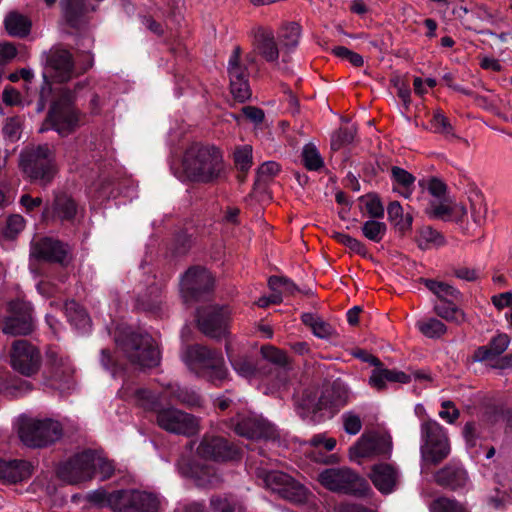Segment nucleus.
<instances>
[{"label": "nucleus", "instance_id": "f257e3e1", "mask_svg": "<svg viewBox=\"0 0 512 512\" xmlns=\"http://www.w3.org/2000/svg\"><path fill=\"white\" fill-rule=\"evenodd\" d=\"M351 399L348 386L341 380H335L324 390L316 385L303 389L295 398L297 414L308 423H320L330 418L336 410Z\"/></svg>", "mask_w": 512, "mask_h": 512}, {"label": "nucleus", "instance_id": "f03ea898", "mask_svg": "<svg viewBox=\"0 0 512 512\" xmlns=\"http://www.w3.org/2000/svg\"><path fill=\"white\" fill-rule=\"evenodd\" d=\"M183 169L194 182L215 183L226 177L222 152L215 146L191 145L184 154Z\"/></svg>", "mask_w": 512, "mask_h": 512}, {"label": "nucleus", "instance_id": "7ed1b4c3", "mask_svg": "<svg viewBox=\"0 0 512 512\" xmlns=\"http://www.w3.org/2000/svg\"><path fill=\"white\" fill-rule=\"evenodd\" d=\"M55 158L54 146L48 143L30 144L19 154V167L32 182L45 187L57 173Z\"/></svg>", "mask_w": 512, "mask_h": 512}, {"label": "nucleus", "instance_id": "20e7f679", "mask_svg": "<svg viewBox=\"0 0 512 512\" xmlns=\"http://www.w3.org/2000/svg\"><path fill=\"white\" fill-rule=\"evenodd\" d=\"M83 86V83H77L74 91L67 88L60 89L57 99L51 103L40 132L52 129L61 137L75 132L80 121V111L74 105L75 91Z\"/></svg>", "mask_w": 512, "mask_h": 512}, {"label": "nucleus", "instance_id": "39448f33", "mask_svg": "<svg viewBox=\"0 0 512 512\" xmlns=\"http://www.w3.org/2000/svg\"><path fill=\"white\" fill-rule=\"evenodd\" d=\"M318 481L324 488L336 493L358 497L368 496L372 493L367 481L348 467L324 469L319 473Z\"/></svg>", "mask_w": 512, "mask_h": 512}, {"label": "nucleus", "instance_id": "423d86ee", "mask_svg": "<svg viewBox=\"0 0 512 512\" xmlns=\"http://www.w3.org/2000/svg\"><path fill=\"white\" fill-rule=\"evenodd\" d=\"M420 453L424 464H437L450 453L446 430L435 420L421 424Z\"/></svg>", "mask_w": 512, "mask_h": 512}, {"label": "nucleus", "instance_id": "0eeeda50", "mask_svg": "<svg viewBox=\"0 0 512 512\" xmlns=\"http://www.w3.org/2000/svg\"><path fill=\"white\" fill-rule=\"evenodd\" d=\"M18 435L25 446L43 448L62 437V426L52 419H27L21 423Z\"/></svg>", "mask_w": 512, "mask_h": 512}, {"label": "nucleus", "instance_id": "6e6552de", "mask_svg": "<svg viewBox=\"0 0 512 512\" xmlns=\"http://www.w3.org/2000/svg\"><path fill=\"white\" fill-rule=\"evenodd\" d=\"M255 473L267 489L279 494L282 498L296 504L307 501L309 495L307 488L286 473L268 471L264 468H256Z\"/></svg>", "mask_w": 512, "mask_h": 512}, {"label": "nucleus", "instance_id": "1a4fd4ad", "mask_svg": "<svg viewBox=\"0 0 512 512\" xmlns=\"http://www.w3.org/2000/svg\"><path fill=\"white\" fill-rule=\"evenodd\" d=\"M231 311L227 306L209 305L196 311L198 329L214 339L226 338Z\"/></svg>", "mask_w": 512, "mask_h": 512}, {"label": "nucleus", "instance_id": "9d476101", "mask_svg": "<svg viewBox=\"0 0 512 512\" xmlns=\"http://www.w3.org/2000/svg\"><path fill=\"white\" fill-rule=\"evenodd\" d=\"M392 452V438L386 432L371 431L361 435L350 447V460L360 462L363 458L389 457Z\"/></svg>", "mask_w": 512, "mask_h": 512}, {"label": "nucleus", "instance_id": "9b49d317", "mask_svg": "<svg viewBox=\"0 0 512 512\" xmlns=\"http://www.w3.org/2000/svg\"><path fill=\"white\" fill-rule=\"evenodd\" d=\"M214 286L211 273L203 267H190L181 278L180 292L185 303L196 302L208 295Z\"/></svg>", "mask_w": 512, "mask_h": 512}, {"label": "nucleus", "instance_id": "f8f14e48", "mask_svg": "<svg viewBox=\"0 0 512 512\" xmlns=\"http://www.w3.org/2000/svg\"><path fill=\"white\" fill-rule=\"evenodd\" d=\"M30 258L39 262L66 266L71 258V249L67 243L58 239L41 237L31 242Z\"/></svg>", "mask_w": 512, "mask_h": 512}, {"label": "nucleus", "instance_id": "ddd939ff", "mask_svg": "<svg viewBox=\"0 0 512 512\" xmlns=\"http://www.w3.org/2000/svg\"><path fill=\"white\" fill-rule=\"evenodd\" d=\"M8 315L0 319V327L4 334L27 335L33 331L31 305L22 300H14L8 304Z\"/></svg>", "mask_w": 512, "mask_h": 512}, {"label": "nucleus", "instance_id": "4468645a", "mask_svg": "<svg viewBox=\"0 0 512 512\" xmlns=\"http://www.w3.org/2000/svg\"><path fill=\"white\" fill-rule=\"evenodd\" d=\"M182 361L191 372L209 381H220L226 376L224 360L219 354H182Z\"/></svg>", "mask_w": 512, "mask_h": 512}, {"label": "nucleus", "instance_id": "2eb2a0df", "mask_svg": "<svg viewBox=\"0 0 512 512\" xmlns=\"http://www.w3.org/2000/svg\"><path fill=\"white\" fill-rule=\"evenodd\" d=\"M242 49L235 46L228 61L227 72L230 80V92L234 99L243 103L250 99L252 92L249 85V71L241 63Z\"/></svg>", "mask_w": 512, "mask_h": 512}, {"label": "nucleus", "instance_id": "dca6fc26", "mask_svg": "<svg viewBox=\"0 0 512 512\" xmlns=\"http://www.w3.org/2000/svg\"><path fill=\"white\" fill-rule=\"evenodd\" d=\"M71 52L61 46L52 47L46 54V73L53 81L68 82L75 75Z\"/></svg>", "mask_w": 512, "mask_h": 512}, {"label": "nucleus", "instance_id": "f3484780", "mask_svg": "<svg viewBox=\"0 0 512 512\" xmlns=\"http://www.w3.org/2000/svg\"><path fill=\"white\" fill-rule=\"evenodd\" d=\"M157 423L170 433L185 436L194 435L199 428L198 420L194 416L175 408L159 410Z\"/></svg>", "mask_w": 512, "mask_h": 512}, {"label": "nucleus", "instance_id": "a211bd4d", "mask_svg": "<svg viewBox=\"0 0 512 512\" xmlns=\"http://www.w3.org/2000/svg\"><path fill=\"white\" fill-rule=\"evenodd\" d=\"M92 462L93 451H84L76 454L58 467V476L70 484L91 479L95 475V469L91 466Z\"/></svg>", "mask_w": 512, "mask_h": 512}, {"label": "nucleus", "instance_id": "6ab92c4d", "mask_svg": "<svg viewBox=\"0 0 512 512\" xmlns=\"http://www.w3.org/2000/svg\"><path fill=\"white\" fill-rule=\"evenodd\" d=\"M159 499L147 492L138 490L119 491L116 512H156Z\"/></svg>", "mask_w": 512, "mask_h": 512}, {"label": "nucleus", "instance_id": "aec40b11", "mask_svg": "<svg viewBox=\"0 0 512 512\" xmlns=\"http://www.w3.org/2000/svg\"><path fill=\"white\" fill-rule=\"evenodd\" d=\"M234 430L239 436L248 439H269L275 434V429L269 422L252 413L239 415L234 420Z\"/></svg>", "mask_w": 512, "mask_h": 512}, {"label": "nucleus", "instance_id": "412c9836", "mask_svg": "<svg viewBox=\"0 0 512 512\" xmlns=\"http://www.w3.org/2000/svg\"><path fill=\"white\" fill-rule=\"evenodd\" d=\"M196 452L200 459L215 462L234 460L239 455L238 449L220 437H205L199 443Z\"/></svg>", "mask_w": 512, "mask_h": 512}, {"label": "nucleus", "instance_id": "4be33fe9", "mask_svg": "<svg viewBox=\"0 0 512 512\" xmlns=\"http://www.w3.org/2000/svg\"><path fill=\"white\" fill-rule=\"evenodd\" d=\"M230 362L234 370L241 376L250 377L256 373H262V365L271 363L275 366L285 367L288 362V354H261V367L255 365L248 357L240 354H232Z\"/></svg>", "mask_w": 512, "mask_h": 512}, {"label": "nucleus", "instance_id": "5701e85b", "mask_svg": "<svg viewBox=\"0 0 512 512\" xmlns=\"http://www.w3.org/2000/svg\"><path fill=\"white\" fill-rule=\"evenodd\" d=\"M115 341L125 352H155L161 349L159 342L148 333L122 330L115 335Z\"/></svg>", "mask_w": 512, "mask_h": 512}, {"label": "nucleus", "instance_id": "b1692460", "mask_svg": "<svg viewBox=\"0 0 512 512\" xmlns=\"http://www.w3.org/2000/svg\"><path fill=\"white\" fill-rule=\"evenodd\" d=\"M254 50L268 63H278L280 51L271 29L257 27L252 30Z\"/></svg>", "mask_w": 512, "mask_h": 512}, {"label": "nucleus", "instance_id": "393cba45", "mask_svg": "<svg viewBox=\"0 0 512 512\" xmlns=\"http://www.w3.org/2000/svg\"><path fill=\"white\" fill-rule=\"evenodd\" d=\"M369 478L380 493L387 495L395 491L400 473L392 464L379 463L372 467Z\"/></svg>", "mask_w": 512, "mask_h": 512}, {"label": "nucleus", "instance_id": "a878e982", "mask_svg": "<svg viewBox=\"0 0 512 512\" xmlns=\"http://www.w3.org/2000/svg\"><path fill=\"white\" fill-rule=\"evenodd\" d=\"M63 18L66 23L76 30L86 23V15L94 10L85 0H60Z\"/></svg>", "mask_w": 512, "mask_h": 512}, {"label": "nucleus", "instance_id": "bb28decb", "mask_svg": "<svg viewBox=\"0 0 512 512\" xmlns=\"http://www.w3.org/2000/svg\"><path fill=\"white\" fill-rule=\"evenodd\" d=\"M177 469L182 477L193 479L198 486L212 485L217 481L214 468L209 465L181 460L177 463Z\"/></svg>", "mask_w": 512, "mask_h": 512}, {"label": "nucleus", "instance_id": "cd10ccee", "mask_svg": "<svg viewBox=\"0 0 512 512\" xmlns=\"http://www.w3.org/2000/svg\"><path fill=\"white\" fill-rule=\"evenodd\" d=\"M33 466L25 460H2L0 459V480L8 483H16L29 478Z\"/></svg>", "mask_w": 512, "mask_h": 512}, {"label": "nucleus", "instance_id": "c85d7f7f", "mask_svg": "<svg viewBox=\"0 0 512 512\" xmlns=\"http://www.w3.org/2000/svg\"><path fill=\"white\" fill-rule=\"evenodd\" d=\"M77 212V204L67 194L61 193L55 196L53 204L50 208H46L43 212L45 218L52 217L60 221H71Z\"/></svg>", "mask_w": 512, "mask_h": 512}, {"label": "nucleus", "instance_id": "c756f323", "mask_svg": "<svg viewBox=\"0 0 512 512\" xmlns=\"http://www.w3.org/2000/svg\"><path fill=\"white\" fill-rule=\"evenodd\" d=\"M308 444L312 447L310 455L316 462L330 463L334 461V456L328 455L327 452L335 449L337 444L335 438L328 437L325 433H320L314 435L308 441Z\"/></svg>", "mask_w": 512, "mask_h": 512}, {"label": "nucleus", "instance_id": "7c9ffc66", "mask_svg": "<svg viewBox=\"0 0 512 512\" xmlns=\"http://www.w3.org/2000/svg\"><path fill=\"white\" fill-rule=\"evenodd\" d=\"M9 363L17 373L32 376L40 369L42 359L41 354H10Z\"/></svg>", "mask_w": 512, "mask_h": 512}, {"label": "nucleus", "instance_id": "2f4dec72", "mask_svg": "<svg viewBox=\"0 0 512 512\" xmlns=\"http://www.w3.org/2000/svg\"><path fill=\"white\" fill-rule=\"evenodd\" d=\"M434 478L438 484L451 489L463 487L468 481L467 472L461 466H447L438 471Z\"/></svg>", "mask_w": 512, "mask_h": 512}, {"label": "nucleus", "instance_id": "473e14b6", "mask_svg": "<svg viewBox=\"0 0 512 512\" xmlns=\"http://www.w3.org/2000/svg\"><path fill=\"white\" fill-rule=\"evenodd\" d=\"M65 315L68 322L75 329L87 332L91 327V319L86 310L75 300H69L64 305Z\"/></svg>", "mask_w": 512, "mask_h": 512}, {"label": "nucleus", "instance_id": "72a5a7b5", "mask_svg": "<svg viewBox=\"0 0 512 512\" xmlns=\"http://www.w3.org/2000/svg\"><path fill=\"white\" fill-rule=\"evenodd\" d=\"M387 214L388 220L401 236L412 229L413 216L410 213L404 214L400 202H390L387 207Z\"/></svg>", "mask_w": 512, "mask_h": 512}, {"label": "nucleus", "instance_id": "f704fd0d", "mask_svg": "<svg viewBox=\"0 0 512 512\" xmlns=\"http://www.w3.org/2000/svg\"><path fill=\"white\" fill-rule=\"evenodd\" d=\"M391 177L394 182L393 191L398 192L404 198H410L416 178L407 170L398 167H391Z\"/></svg>", "mask_w": 512, "mask_h": 512}, {"label": "nucleus", "instance_id": "c9c22d12", "mask_svg": "<svg viewBox=\"0 0 512 512\" xmlns=\"http://www.w3.org/2000/svg\"><path fill=\"white\" fill-rule=\"evenodd\" d=\"M420 282L443 302L459 300L461 292L454 286L434 279L420 278Z\"/></svg>", "mask_w": 512, "mask_h": 512}, {"label": "nucleus", "instance_id": "e433bc0d", "mask_svg": "<svg viewBox=\"0 0 512 512\" xmlns=\"http://www.w3.org/2000/svg\"><path fill=\"white\" fill-rule=\"evenodd\" d=\"M415 241L421 250L441 247L446 244L445 237L431 226H423L417 231Z\"/></svg>", "mask_w": 512, "mask_h": 512}, {"label": "nucleus", "instance_id": "4c0bfd02", "mask_svg": "<svg viewBox=\"0 0 512 512\" xmlns=\"http://www.w3.org/2000/svg\"><path fill=\"white\" fill-rule=\"evenodd\" d=\"M301 320L318 338L329 339L336 334L332 325L313 313H303Z\"/></svg>", "mask_w": 512, "mask_h": 512}, {"label": "nucleus", "instance_id": "58836bf2", "mask_svg": "<svg viewBox=\"0 0 512 512\" xmlns=\"http://www.w3.org/2000/svg\"><path fill=\"white\" fill-rule=\"evenodd\" d=\"M5 28L11 36L24 38L31 30V21L17 12H10L5 18Z\"/></svg>", "mask_w": 512, "mask_h": 512}, {"label": "nucleus", "instance_id": "ea45409f", "mask_svg": "<svg viewBox=\"0 0 512 512\" xmlns=\"http://www.w3.org/2000/svg\"><path fill=\"white\" fill-rule=\"evenodd\" d=\"M301 27L295 22L284 24L279 32L278 39L285 53L291 52L299 44Z\"/></svg>", "mask_w": 512, "mask_h": 512}, {"label": "nucleus", "instance_id": "a19ab883", "mask_svg": "<svg viewBox=\"0 0 512 512\" xmlns=\"http://www.w3.org/2000/svg\"><path fill=\"white\" fill-rule=\"evenodd\" d=\"M469 361L496 369L512 368V354H474Z\"/></svg>", "mask_w": 512, "mask_h": 512}, {"label": "nucleus", "instance_id": "79ce46f5", "mask_svg": "<svg viewBox=\"0 0 512 512\" xmlns=\"http://www.w3.org/2000/svg\"><path fill=\"white\" fill-rule=\"evenodd\" d=\"M137 308L146 312L158 313L162 309L163 299L158 288L153 287L148 294L137 298Z\"/></svg>", "mask_w": 512, "mask_h": 512}, {"label": "nucleus", "instance_id": "37998d69", "mask_svg": "<svg viewBox=\"0 0 512 512\" xmlns=\"http://www.w3.org/2000/svg\"><path fill=\"white\" fill-rule=\"evenodd\" d=\"M212 512H246L242 502L234 497L217 496L210 500Z\"/></svg>", "mask_w": 512, "mask_h": 512}, {"label": "nucleus", "instance_id": "c03bdc74", "mask_svg": "<svg viewBox=\"0 0 512 512\" xmlns=\"http://www.w3.org/2000/svg\"><path fill=\"white\" fill-rule=\"evenodd\" d=\"M418 330L427 338H440L447 332L446 325L437 318L419 320L416 323Z\"/></svg>", "mask_w": 512, "mask_h": 512}, {"label": "nucleus", "instance_id": "a18cd8bd", "mask_svg": "<svg viewBox=\"0 0 512 512\" xmlns=\"http://www.w3.org/2000/svg\"><path fill=\"white\" fill-rule=\"evenodd\" d=\"M434 311L442 319L461 324L466 321V314L459 309L452 301L444 302L441 305H435Z\"/></svg>", "mask_w": 512, "mask_h": 512}, {"label": "nucleus", "instance_id": "49530a36", "mask_svg": "<svg viewBox=\"0 0 512 512\" xmlns=\"http://www.w3.org/2000/svg\"><path fill=\"white\" fill-rule=\"evenodd\" d=\"M268 286L272 292L279 293L282 299L283 296H292L296 292L300 291L292 280L284 276H270L268 279Z\"/></svg>", "mask_w": 512, "mask_h": 512}, {"label": "nucleus", "instance_id": "de8ad7c7", "mask_svg": "<svg viewBox=\"0 0 512 512\" xmlns=\"http://www.w3.org/2000/svg\"><path fill=\"white\" fill-rule=\"evenodd\" d=\"M119 491L107 493L105 490L98 489L90 492L87 496L89 502L99 507H110L114 512L117 510Z\"/></svg>", "mask_w": 512, "mask_h": 512}, {"label": "nucleus", "instance_id": "09e8293b", "mask_svg": "<svg viewBox=\"0 0 512 512\" xmlns=\"http://www.w3.org/2000/svg\"><path fill=\"white\" fill-rule=\"evenodd\" d=\"M430 125L435 133L443 135L446 139L458 138L453 132V126L449 119L441 110L433 113Z\"/></svg>", "mask_w": 512, "mask_h": 512}, {"label": "nucleus", "instance_id": "8fccbe9b", "mask_svg": "<svg viewBox=\"0 0 512 512\" xmlns=\"http://www.w3.org/2000/svg\"><path fill=\"white\" fill-rule=\"evenodd\" d=\"M356 132L357 130L354 126L340 127L331 136V149L338 151L344 146L351 144L354 141Z\"/></svg>", "mask_w": 512, "mask_h": 512}, {"label": "nucleus", "instance_id": "3c124183", "mask_svg": "<svg viewBox=\"0 0 512 512\" xmlns=\"http://www.w3.org/2000/svg\"><path fill=\"white\" fill-rule=\"evenodd\" d=\"M361 230L368 240L379 243L386 234L387 226L384 222L371 219L363 223Z\"/></svg>", "mask_w": 512, "mask_h": 512}, {"label": "nucleus", "instance_id": "603ef678", "mask_svg": "<svg viewBox=\"0 0 512 512\" xmlns=\"http://www.w3.org/2000/svg\"><path fill=\"white\" fill-rule=\"evenodd\" d=\"M302 161L308 170L317 171L324 166V161L313 144H306L302 150Z\"/></svg>", "mask_w": 512, "mask_h": 512}, {"label": "nucleus", "instance_id": "864d4df0", "mask_svg": "<svg viewBox=\"0 0 512 512\" xmlns=\"http://www.w3.org/2000/svg\"><path fill=\"white\" fill-rule=\"evenodd\" d=\"M168 390L171 398L180 401L181 403L194 406L199 404V397L195 391L180 387L176 384L168 385Z\"/></svg>", "mask_w": 512, "mask_h": 512}, {"label": "nucleus", "instance_id": "5fc2aeb1", "mask_svg": "<svg viewBox=\"0 0 512 512\" xmlns=\"http://www.w3.org/2000/svg\"><path fill=\"white\" fill-rule=\"evenodd\" d=\"M127 360L141 370L151 369L161 362L160 354H123Z\"/></svg>", "mask_w": 512, "mask_h": 512}, {"label": "nucleus", "instance_id": "6e6d98bb", "mask_svg": "<svg viewBox=\"0 0 512 512\" xmlns=\"http://www.w3.org/2000/svg\"><path fill=\"white\" fill-rule=\"evenodd\" d=\"M332 237L339 243L348 247L352 252L361 255L362 257H366L368 255V250L365 245L356 238L351 237L348 234H344L341 232H334Z\"/></svg>", "mask_w": 512, "mask_h": 512}, {"label": "nucleus", "instance_id": "4d7b16f0", "mask_svg": "<svg viewBox=\"0 0 512 512\" xmlns=\"http://www.w3.org/2000/svg\"><path fill=\"white\" fill-rule=\"evenodd\" d=\"M91 466L95 469V475L98 474L102 480L109 478L114 471L113 464L101 452L93 451Z\"/></svg>", "mask_w": 512, "mask_h": 512}, {"label": "nucleus", "instance_id": "13d9d810", "mask_svg": "<svg viewBox=\"0 0 512 512\" xmlns=\"http://www.w3.org/2000/svg\"><path fill=\"white\" fill-rule=\"evenodd\" d=\"M234 163L238 170L247 173L252 166V147L244 145L234 152Z\"/></svg>", "mask_w": 512, "mask_h": 512}, {"label": "nucleus", "instance_id": "bf43d9fd", "mask_svg": "<svg viewBox=\"0 0 512 512\" xmlns=\"http://www.w3.org/2000/svg\"><path fill=\"white\" fill-rule=\"evenodd\" d=\"M430 512H468V510L454 500L439 498L432 503Z\"/></svg>", "mask_w": 512, "mask_h": 512}, {"label": "nucleus", "instance_id": "052dcab7", "mask_svg": "<svg viewBox=\"0 0 512 512\" xmlns=\"http://www.w3.org/2000/svg\"><path fill=\"white\" fill-rule=\"evenodd\" d=\"M131 396L134 397L137 404L147 409H153L159 401V395L143 388L136 389Z\"/></svg>", "mask_w": 512, "mask_h": 512}, {"label": "nucleus", "instance_id": "680f3d73", "mask_svg": "<svg viewBox=\"0 0 512 512\" xmlns=\"http://www.w3.org/2000/svg\"><path fill=\"white\" fill-rule=\"evenodd\" d=\"M362 199H365L366 211L371 218L377 219L384 216V207L378 195L367 194Z\"/></svg>", "mask_w": 512, "mask_h": 512}, {"label": "nucleus", "instance_id": "e2e57ef3", "mask_svg": "<svg viewBox=\"0 0 512 512\" xmlns=\"http://www.w3.org/2000/svg\"><path fill=\"white\" fill-rule=\"evenodd\" d=\"M343 429L349 435H356L362 428V420L353 411L345 412L342 415Z\"/></svg>", "mask_w": 512, "mask_h": 512}, {"label": "nucleus", "instance_id": "0e129e2a", "mask_svg": "<svg viewBox=\"0 0 512 512\" xmlns=\"http://www.w3.org/2000/svg\"><path fill=\"white\" fill-rule=\"evenodd\" d=\"M471 215L476 224H482L486 218L487 207L482 195L476 194L475 199H470Z\"/></svg>", "mask_w": 512, "mask_h": 512}, {"label": "nucleus", "instance_id": "69168bd1", "mask_svg": "<svg viewBox=\"0 0 512 512\" xmlns=\"http://www.w3.org/2000/svg\"><path fill=\"white\" fill-rule=\"evenodd\" d=\"M3 134L11 142H15L21 135V120L19 117L7 118L3 126Z\"/></svg>", "mask_w": 512, "mask_h": 512}, {"label": "nucleus", "instance_id": "338daca9", "mask_svg": "<svg viewBox=\"0 0 512 512\" xmlns=\"http://www.w3.org/2000/svg\"><path fill=\"white\" fill-rule=\"evenodd\" d=\"M510 343V338L507 334H498L493 337L488 346H481L477 352H505Z\"/></svg>", "mask_w": 512, "mask_h": 512}, {"label": "nucleus", "instance_id": "774afa93", "mask_svg": "<svg viewBox=\"0 0 512 512\" xmlns=\"http://www.w3.org/2000/svg\"><path fill=\"white\" fill-rule=\"evenodd\" d=\"M25 227V220L21 215H10L6 220L4 234L8 238H14Z\"/></svg>", "mask_w": 512, "mask_h": 512}]
</instances>
